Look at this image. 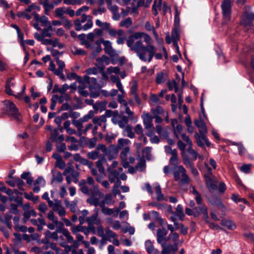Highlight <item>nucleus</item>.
<instances>
[{
	"label": "nucleus",
	"mask_w": 254,
	"mask_h": 254,
	"mask_svg": "<svg viewBox=\"0 0 254 254\" xmlns=\"http://www.w3.org/2000/svg\"><path fill=\"white\" fill-rule=\"evenodd\" d=\"M207 188L210 192H213L217 189L216 178L215 177L205 180Z\"/></svg>",
	"instance_id": "obj_29"
},
{
	"label": "nucleus",
	"mask_w": 254,
	"mask_h": 254,
	"mask_svg": "<svg viewBox=\"0 0 254 254\" xmlns=\"http://www.w3.org/2000/svg\"><path fill=\"white\" fill-rule=\"evenodd\" d=\"M182 160L184 164L188 168L190 169L191 167L194 166L193 161L191 160L186 154H183Z\"/></svg>",
	"instance_id": "obj_42"
},
{
	"label": "nucleus",
	"mask_w": 254,
	"mask_h": 254,
	"mask_svg": "<svg viewBox=\"0 0 254 254\" xmlns=\"http://www.w3.org/2000/svg\"><path fill=\"white\" fill-rule=\"evenodd\" d=\"M205 166L207 168V172L204 175L205 180L214 178L215 177L212 174L211 168L207 164H206Z\"/></svg>",
	"instance_id": "obj_62"
},
{
	"label": "nucleus",
	"mask_w": 254,
	"mask_h": 254,
	"mask_svg": "<svg viewBox=\"0 0 254 254\" xmlns=\"http://www.w3.org/2000/svg\"><path fill=\"white\" fill-rule=\"evenodd\" d=\"M75 29L76 31H86L93 26L92 17L85 14L81 15V19L77 18L74 22Z\"/></svg>",
	"instance_id": "obj_2"
},
{
	"label": "nucleus",
	"mask_w": 254,
	"mask_h": 254,
	"mask_svg": "<svg viewBox=\"0 0 254 254\" xmlns=\"http://www.w3.org/2000/svg\"><path fill=\"white\" fill-rule=\"evenodd\" d=\"M45 224L46 223L43 219H33V225H37V229L39 231H41L43 229V226L45 225Z\"/></svg>",
	"instance_id": "obj_49"
},
{
	"label": "nucleus",
	"mask_w": 254,
	"mask_h": 254,
	"mask_svg": "<svg viewBox=\"0 0 254 254\" xmlns=\"http://www.w3.org/2000/svg\"><path fill=\"white\" fill-rule=\"evenodd\" d=\"M143 124L145 128L146 129H152L154 130V127L152 123L153 117L150 116L149 114H146L143 117Z\"/></svg>",
	"instance_id": "obj_22"
},
{
	"label": "nucleus",
	"mask_w": 254,
	"mask_h": 254,
	"mask_svg": "<svg viewBox=\"0 0 254 254\" xmlns=\"http://www.w3.org/2000/svg\"><path fill=\"white\" fill-rule=\"evenodd\" d=\"M253 21H254V14L246 11L242 16L241 24L245 27L250 26L252 25Z\"/></svg>",
	"instance_id": "obj_15"
},
{
	"label": "nucleus",
	"mask_w": 254,
	"mask_h": 254,
	"mask_svg": "<svg viewBox=\"0 0 254 254\" xmlns=\"http://www.w3.org/2000/svg\"><path fill=\"white\" fill-rule=\"evenodd\" d=\"M157 133L160 136L167 137L168 136V133L166 130H164L161 125H157L156 127Z\"/></svg>",
	"instance_id": "obj_63"
},
{
	"label": "nucleus",
	"mask_w": 254,
	"mask_h": 254,
	"mask_svg": "<svg viewBox=\"0 0 254 254\" xmlns=\"http://www.w3.org/2000/svg\"><path fill=\"white\" fill-rule=\"evenodd\" d=\"M33 15L34 17L35 20L37 21V23H35L33 24V26L37 30H40V28L39 26L40 23L41 25L42 26L46 27L48 25H51V23L48 21V18L45 16H42L40 17L39 15L36 13H33Z\"/></svg>",
	"instance_id": "obj_12"
},
{
	"label": "nucleus",
	"mask_w": 254,
	"mask_h": 254,
	"mask_svg": "<svg viewBox=\"0 0 254 254\" xmlns=\"http://www.w3.org/2000/svg\"><path fill=\"white\" fill-rule=\"evenodd\" d=\"M47 28L41 30V33H35L34 37L37 40H41L45 37H51L53 34V29L51 25H48Z\"/></svg>",
	"instance_id": "obj_11"
},
{
	"label": "nucleus",
	"mask_w": 254,
	"mask_h": 254,
	"mask_svg": "<svg viewBox=\"0 0 254 254\" xmlns=\"http://www.w3.org/2000/svg\"><path fill=\"white\" fill-rule=\"evenodd\" d=\"M151 37L143 32H135L129 36L127 45L132 52H134L140 60L150 62L156 51V48L150 44Z\"/></svg>",
	"instance_id": "obj_1"
},
{
	"label": "nucleus",
	"mask_w": 254,
	"mask_h": 254,
	"mask_svg": "<svg viewBox=\"0 0 254 254\" xmlns=\"http://www.w3.org/2000/svg\"><path fill=\"white\" fill-rule=\"evenodd\" d=\"M95 210L96 211L95 213L86 218V222L88 225L95 224L98 225L100 224V220L98 218V209L96 208Z\"/></svg>",
	"instance_id": "obj_20"
},
{
	"label": "nucleus",
	"mask_w": 254,
	"mask_h": 254,
	"mask_svg": "<svg viewBox=\"0 0 254 254\" xmlns=\"http://www.w3.org/2000/svg\"><path fill=\"white\" fill-rule=\"evenodd\" d=\"M168 231L165 227H162L157 230L156 239L157 242L161 244L168 241V237H167Z\"/></svg>",
	"instance_id": "obj_13"
},
{
	"label": "nucleus",
	"mask_w": 254,
	"mask_h": 254,
	"mask_svg": "<svg viewBox=\"0 0 254 254\" xmlns=\"http://www.w3.org/2000/svg\"><path fill=\"white\" fill-rule=\"evenodd\" d=\"M220 224L222 226L227 227L229 230H234L236 228L235 224L230 220L222 219Z\"/></svg>",
	"instance_id": "obj_38"
},
{
	"label": "nucleus",
	"mask_w": 254,
	"mask_h": 254,
	"mask_svg": "<svg viewBox=\"0 0 254 254\" xmlns=\"http://www.w3.org/2000/svg\"><path fill=\"white\" fill-rule=\"evenodd\" d=\"M40 2L43 5L46 12H48L55 7L54 4L53 2L50 3L49 0H44L43 2L42 0H40Z\"/></svg>",
	"instance_id": "obj_48"
},
{
	"label": "nucleus",
	"mask_w": 254,
	"mask_h": 254,
	"mask_svg": "<svg viewBox=\"0 0 254 254\" xmlns=\"http://www.w3.org/2000/svg\"><path fill=\"white\" fill-rule=\"evenodd\" d=\"M162 3V0H158V1H157L156 0H154L152 10L153 14L155 16H156L158 14L157 8L160 9Z\"/></svg>",
	"instance_id": "obj_45"
},
{
	"label": "nucleus",
	"mask_w": 254,
	"mask_h": 254,
	"mask_svg": "<svg viewBox=\"0 0 254 254\" xmlns=\"http://www.w3.org/2000/svg\"><path fill=\"white\" fill-rule=\"evenodd\" d=\"M61 96H59L58 101L60 104H62L64 101L68 102L70 100V96L67 94H61Z\"/></svg>",
	"instance_id": "obj_61"
},
{
	"label": "nucleus",
	"mask_w": 254,
	"mask_h": 254,
	"mask_svg": "<svg viewBox=\"0 0 254 254\" xmlns=\"http://www.w3.org/2000/svg\"><path fill=\"white\" fill-rule=\"evenodd\" d=\"M155 190L157 194V200L161 201L164 199V195L162 193L161 188L159 185L157 184L155 187Z\"/></svg>",
	"instance_id": "obj_54"
},
{
	"label": "nucleus",
	"mask_w": 254,
	"mask_h": 254,
	"mask_svg": "<svg viewBox=\"0 0 254 254\" xmlns=\"http://www.w3.org/2000/svg\"><path fill=\"white\" fill-rule=\"evenodd\" d=\"M72 123L73 125L77 129L76 135L78 136H81V133L83 127V121L80 119L73 120L72 121Z\"/></svg>",
	"instance_id": "obj_33"
},
{
	"label": "nucleus",
	"mask_w": 254,
	"mask_h": 254,
	"mask_svg": "<svg viewBox=\"0 0 254 254\" xmlns=\"http://www.w3.org/2000/svg\"><path fill=\"white\" fill-rule=\"evenodd\" d=\"M167 78V75L163 72H160L156 75L155 81L157 84H160L164 82Z\"/></svg>",
	"instance_id": "obj_43"
},
{
	"label": "nucleus",
	"mask_w": 254,
	"mask_h": 254,
	"mask_svg": "<svg viewBox=\"0 0 254 254\" xmlns=\"http://www.w3.org/2000/svg\"><path fill=\"white\" fill-rule=\"evenodd\" d=\"M63 175L65 176L66 183L69 185L72 181L74 183H77L78 182L80 173L78 171L75 170L71 165L65 169Z\"/></svg>",
	"instance_id": "obj_4"
},
{
	"label": "nucleus",
	"mask_w": 254,
	"mask_h": 254,
	"mask_svg": "<svg viewBox=\"0 0 254 254\" xmlns=\"http://www.w3.org/2000/svg\"><path fill=\"white\" fill-rule=\"evenodd\" d=\"M171 239L174 243H178L179 239V235L177 232L170 233L168 240Z\"/></svg>",
	"instance_id": "obj_64"
},
{
	"label": "nucleus",
	"mask_w": 254,
	"mask_h": 254,
	"mask_svg": "<svg viewBox=\"0 0 254 254\" xmlns=\"http://www.w3.org/2000/svg\"><path fill=\"white\" fill-rule=\"evenodd\" d=\"M109 61V58L106 56H102L101 58L96 59L97 64L96 66L99 68V73L101 74V77H99V80L101 82H103L104 81L108 79V76L105 71V66L104 63L107 62Z\"/></svg>",
	"instance_id": "obj_5"
},
{
	"label": "nucleus",
	"mask_w": 254,
	"mask_h": 254,
	"mask_svg": "<svg viewBox=\"0 0 254 254\" xmlns=\"http://www.w3.org/2000/svg\"><path fill=\"white\" fill-rule=\"evenodd\" d=\"M210 202L212 205L216 206L218 209L221 210L222 212L225 211V207L221 202L220 198L217 196H213L209 200Z\"/></svg>",
	"instance_id": "obj_25"
},
{
	"label": "nucleus",
	"mask_w": 254,
	"mask_h": 254,
	"mask_svg": "<svg viewBox=\"0 0 254 254\" xmlns=\"http://www.w3.org/2000/svg\"><path fill=\"white\" fill-rule=\"evenodd\" d=\"M5 113L10 115L14 120L20 122L21 116L15 104L10 101H4Z\"/></svg>",
	"instance_id": "obj_3"
},
{
	"label": "nucleus",
	"mask_w": 254,
	"mask_h": 254,
	"mask_svg": "<svg viewBox=\"0 0 254 254\" xmlns=\"http://www.w3.org/2000/svg\"><path fill=\"white\" fill-rule=\"evenodd\" d=\"M111 79L112 81V82L114 83H116L117 87L118 88L119 90L121 92L124 93V90L123 89V87L122 86V84L121 82L120 78L118 76L116 75H111Z\"/></svg>",
	"instance_id": "obj_40"
},
{
	"label": "nucleus",
	"mask_w": 254,
	"mask_h": 254,
	"mask_svg": "<svg viewBox=\"0 0 254 254\" xmlns=\"http://www.w3.org/2000/svg\"><path fill=\"white\" fill-rule=\"evenodd\" d=\"M31 11L32 5H30L28 6V8H26L24 11L18 12L17 13V16L20 18H25L29 20L31 17Z\"/></svg>",
	"instance_id": "obj_27"
},
{
	"label": "nucleus",
	"mask_w": 254,
	"mask_h": 254,
	"mask_svg": "<svg viewBox=\"0 0 254 254\" xmlns=\"http://www.w3.org/2000/svg\"><path fill=\"white\" fill-rule=\"evenodd\" d=\"M187 151L191 155V160L195 161L197 159L198 157V153L192 148V146H189L187 148Z\"/></svg>",
	"instance_id": "obj_60"
},
{
	"label": "nucleus",
	"mask_w": 254,
	"mask_h": 254,
	"mask_svg": "<svg viewBox=\"0 0 254 254\" xmlns=\"http://www.w3.org/2000/svg\"><path fill=\"white\" fill-rule=\"evenodd\" d=\"M124 106L125 107V112L127 115V118H128V120L136 122L137 118L134 116V113L130 110L127 104Z\"/></svg>",
	"instance_id": "obj_46"
},
{
	"label": "nucleus",
	"mask_w": 254,
	"mask_h": 254,
	"mask_svg": "<svg viewBox=\"0 0 254 254\" xmlns=\"http://www.w3.org/2000/svg\"><path fill=\"white\" fill-rule=\"evenodd\" d=\"M171 37L173 39V42L174 46L176 47L178 53L181 56V54L179 52V46L177 44L178 41L179 40V27H175L172 32Z\"/></svg>",
	"instance_id": "obj_21"
},
{
	"label": "nucleus",
	"mask_w": 254,
	"mask_h": 254,
	"mask_svg": "<svg viewBox=\"0 0 254 254\" xmlns=\"http://www.w3.org/2000/svg\"><path fill=\"white\" fill-rule=\"evenodd\" d=\"M119 176L120 175L119 174V172H117V170H111L108 175L109 180L111 183L115 182L116 180H118V182L121 183V182L119 180Z\"/></svg>",
	"instance_id": "obj_39"
},
{
	"label": "nucleus",
	"mask_w": 254,
	"mask_h": 254,
	"mask_svg": "<svg viewBox=\"0 0 254 254\" xmlns=\"http://www.w3.org/2000/svg\"><path fill=\"white\" fill-rule=\"evenodd\" d=\"M221 7L224 21L225 23L228 22L231 18L232 12V1L231 0H223Z\"/></svg>",
	"instance_id": "obj_6"
},
{
	"label": "nucleus",
	"mask_w": 254,
	"mask_h": 254,
	"mask_svg": "<svg viewBox=\"0 0 254 254\" xmlns=\"http://www.w3.org/2000/svg\"><path fill=\"white\" fill-rule=\"evenodd\" d=\"M101 212L105 215H113L114 217H117L119 212V209H113L106 207L104 208L103 210H101Z\"/></svg>",
	"instance_id": "obj_35"
},
{
	"label": "nucleus",
	"mask_w": 254,
	"mask_h": 254,
	"mask_svg": "<svg viewBox=\"0 0 254 254\" xmlns=\"http://www.w3.org/2000/svg\"><path fill=\"white\" fill-rule=\"evenodd\" d=\"M153 116H158L164 113L163 109L160 106H157L155 109L151 110Z\"/></svg>",
	"instance_id": "obj_58"
},
{
	"label": "nucleus",
	"mask_w": 254,
	"mask_h": 254,
	"mask_svg": "<svg viewBox=\"0 0 254 254\" xmlns=\"http://www.w3.org/2000/svg\"><path fill=\"white\" fill-rule=\"evenodd\" d=\"M79 83V85L77 87L78 92L79 94L84 97H87L89 95V93L87 90H85V89L87 87V84L85 83H82L81 82V79L78 80Z\"/></svg>",
	"instance_id": "obj_30"
},
{
	"label": "nucleus",
	"mask_w": 254,
	"mask_h": 254,
	"mask_svg": "<svg viewBox=\"0 0 254 254\" xmlns=\"http://www.w3.org/2000/svg\"><path fill=\"white\" fill-rule=\"evenodd\" d=\"M85 72L87 75H96L99 73V68L96 66L92 67H89L85 70Z\"/></svg>",
	"instance_id": "obj_56"
},
{
	"label": "nucleus",
	"mask_w": 254,
	"mask_h": 254,
	"mask_svg": "<svg viewBox=\"0 0 254 254\" xmlns=\"http://www.w3.org/2000/svg\"><path fill=\"white\" fill-rule=\"evenodd\" d=\"M63 234L66 238L67 242L69 243H72L73 246L77 247L78 244L77 241L73 240V238L70 235L69 232L67 229L63 230Z\"/></svg>",
	"instance_id": "obj_36"
},
{
	"label": "nucleus",
	"mask_w": 254,
	"mask_h": 254,
	"mask_svg": "<svg viewBox=\"0 0 254 254\" xmlns=\"http://www.w3.org/2000/svg\"><path fill=\"white\" fill-rule=\"evenodd\" d=\"M124 128V133L125 135L130 138L134 137L135 134L132 131V128L130 126L127 125Z\"/></svg>",
	"instance_id": "obj_44"
},
{
	"label": "nucleus",
	"mask_w": 254,
	"mask_h": 254,
	"mask_svg": "<svg viewBox=\"0 0 254 254\" xmlns=\"http://www.w3.org/2000/svg\"><path fill=\"white\" fill-rule=\"evenodd\" d=\"M194 209L198 213L201 212L203 214V219L206 224L209 223L210 221L209 220L207 208L205 205H202L198 207H194Z\"/></svg>",
	"instance_id": "obj_19"
},
{
	"label": "nucleus",
	"mask_w": 254,
	"mask_h": 254,
	"mask_svg": "<svg viewBox=\"0 0 254 254\" xmlns=\"http://www.w3.org/2000/svg\"><path fill=\"white\" fill-rule=\"evenodd\" d=\"M81 79L82 83H85L87 85H88V87L90 90H91L93 87H95L97 85V79L96 78L90 77L85 75Z\"/></svg>",
	"instance_id": "obj_18"
},
{
	"label": "nucleus",
	"mask_w": 254,
	"mask_h": 254,
	"mask_svg": "<svg viewBox=\"0 0 254 254\" xmlns=\"http://www.w3.org/2000/svg\"><path fill=\"white\" fill-rule=\"evenodd\" d=\"M105 161H106V159L104 156L102 155V157L96 162V166L100 172L103 173L104 172V168L103 166V163Z\"/></svg>",
	"instance_id": "obj_57"
},
{
	"label": "nucleus",
	"mask_w": 254,
	"mask_h": 254,
	"mask_svg": "<svg viewBox=\"0 0 254 254\" xmlns=\"http://www.w3.org/2000/svg\"><path fill=\"white\" fill-rule=\"evenodd\" d=\"M162 247L161 252L166 254H176V252L178 250V243H174L173 244H166V242H164L160 244Z\"/></svg>",
	"instance_id": "obj_14"
},
{
	"label": "nucleus",
	"mask_w": 254,
	"mask_h": 254,
	"mask_svg": "<svg viewBox=\"0 0 254 254\" xmlns=\"http://www.w3.org/2000/svg\"><path fill=\"white\" fill-rule=\"evenodd\" d=\"M132 23V22L131 18L127 17L124 20H122L120 22L119 25L120 26L122 27L128 28L131 25Z\"/></svg>",
	"instance_id": "obj_52"
},
{
	"label": "nucleus",
	"mask_w": 254,
	"mask_h": 254,
	"mask_svg": "<svg viewBox=\"0 0 254 254\" xmlns=\"http://www.w3.org/2000/svg\"><path fill=\"white\" fill-rule=\"evenodd\" d=\"M87 183L93 187L94 191L91 192V195H98L99 194L100 192L98 190V187L97 186H94L95 184V181L93 179V178L90 176L88 177L87 178Z\"/></svg>",
	"instance_id": "obj_34"
},
{
	"label": "nucleus",
	"mask_w": 254,
	"mask_h": 254,
	"mask_svg": "<svg viewBox=\"0 0 254 254\" xmlns=\"http://www.w3.org/2000/svg\"><path fill=\"white\" fill-rule=\"evenodd\" d=\"M182 179L181 181L182 183L186 184H188L190 182V179L189 176L187 174V171L186 169L183 170L182 168Z\"/></svg>",
	"instance_id": "obj_55"
},
{
	"label": "nucleus",
	"mask_w": 254,
	"mask_h": 254,
	"mask_svg": "<svg viewBox=\"0 0 254 254\" xmlns=\"http://www.w3.org/2000/svg\"><path fill=\"white\" fill-rule=\"evenodd\" d=\"M87 181L84 179H81L78 183V186L80 187L79 190L83 194L88 195H91L92 190L88 189L87 185Z\"/></svg>",
	"instance_id": "obj_23"
},
{
	"label": "nucleus",
	"mask_w": 254,
	"mask_h": 254,
	"mask_svg": "<svg viewBox=\"0 0 254 254\" xmlns=\"http://www.w3.org/2000/svg\"><path fill=\"white\" fill-rule=\"evenodd\" d=\"M103 44L104 46V51L106 54L113 56L115 54V51L113 49L112 43L108 40H104L103 39Z\"/></svg>",
	"instance_id": "obj_24"
},
{
	"label": "nucleus",
	"mask_w": 254,
	"mask_h": 254,
	"mask_svg": "<svg viewBox=\"0 0 254 254\" xmlns=\"http://www.w3.org/2000/svg\"><path fill=\"white\" fill-rule=\"evenodd\" d=\"M63 231H61L60 229H56L54 232H51L49 230H47L45 232L46 236L49 238L52 239L55 241L58 240L59 237L58 234L59 233H62Z\"/></svg>",
	"instance_id": "obj_37"
},
{
	"label": "nucleus",
	"mask_w": 254,
	"mask_h": 254,
	"mask_svg": "<svg viewBox=\"0 0 254 254\" xmlns=\"http://www.w3.org/2000/svg\"><path fill=\"white\" fill-rule=\"evenodd\" d=\"M101 151L103 156L108 153V150L106 146L103 144H99L94 151L89 152L87 154L88 158L92 160H95L99 157V151Z\"/></svg>",
	"instance_id": "obj_10"
},
{
	"label": "nucleus",
	"mask_w": 254,
	"mask_h": 254,
	"mask_svg": "<svg viewBox=\"0 0 254 254\" xmlns=\"http://www.w3.org/2000/svg\"><path fill=\"white\" fill-rule=\"evenodd\" d=\"M8 177L9 180L6 182L8 185L12 187L17 186L19 189L22 190L24 182L20 179L19 178L11 177V175H9Z\"/></svg>",
	"instance_id": "obj_17"
},
{
	"label": "nucleus",
	"mask_w": 254,
	"mask_h": 254,
	"mask_svg": "<svg viewBox=\"0 0 254 254\" xmlns=\"http://www.w3.org/2000/svg\"><path fill=\"white\" fill-rule=\"evenodd\" d=\"M195 125L198 128L199 133L206 132L207 127L206 124L201 118L199 119L195 120L194 122Z\"/></svg>",
	"instance_id": "obj_28"
},
{
	"label": "nucleus",
	"mask_w": 254,
	"mask_h": 254,
	"mask_svg": "<svg viewBox=\"0 0 254 254\" xmlns=\"http://www.w3.org/2000/svg\"><path fill=\"white\" fill-rule=\"evenodd\" d=\"M172 156L169 159V163L170 165L176 166H178L179 163V157L178 156L177 150L174 149L173 154H171Z\"/></svg>",
	"instance_id": "obj_41"
},
{
	"label": "nucleus",
	"mask_w": 254,
	"mask_h": 254,
	"mask_svg": "<svg viewBox=\"0 0 254 254\" xmlns=\"http://www.w3.org/2000/svg\"><path fill=\"white\" fill-rule=\"evenodd\" d=\"M46 129L51 132L50 139L53 142L60 143L62 142L64 139V135L62 134H60L59 132V129L57 128H52L51 126L49 125L46 127Z\"/></svg>",
	"instance_id": "obj_9"
},
{
	"label": "nucleus",
	"mask_w": 254,
	"mask_h": 254,
	"mask_svg": "<svg viewBox=\"0 0 254 254\" xmlns=\"http://www.w3.org/2000/svg\"><path fill=\"white\" fill-rule=\"evenodd\" d=\"M182 168L183 170L185 169L182 165L174 166L172 169L174 177V180L176 181H178L180 180V174H182Z\"/></svg>",
	"instance_id": "obj_31"
},
{
	"label": "nucleus",
	"mask_w": 254,
	"mask_h": 254,
	"mask_svg": "<svg viewBox=\"0 0 254 254\" xmlns=\"http://www.w3.org/2000/svg\"><path fill=\"white\" fill-rule=\"evenodd\" d=\"M13 78H8L6 83L5 92L9 95L14 96L16 98H20L21 96V93L18 92L16 87H15V83L13 81Z\"/></svg>",
	"instance_id": "obj_8"
},
{
	"label": "nucleus",
	"mask_w": 254,
	"mask_h": 254,
	"mask_svg": "<svg viewBox=\"0 0 254 254\" xmlns=\"http://www.w3.org/2000/svg\"><path fill=\"white\" fill-rule=\"evenodd\" d=\"M124 106L125 107V112L127 115V118H128V120L136 122L137 118L134 116V113L130 110L127 104Z\"/></svg>",
	"instance_id": "obj_47"
},
{
	"label": "nucleus",
	"mask_w": 254,
	"mask_h": 254,
	"mask_svg": "<svg viewBox=\"0 0 254 254\" xmlns=\"http://www.w3.org/2000/svg\"><path fill=\"white\" fill-rule=\"evenodd\" d=\"M145 29L148 31L153 32V34L156 39L158 38V35L156 32L154 27L153 25H151L149 21H146L145 24Z\"/></svg>",
	"instance_id": "obj_51"
},
{
	"label": "nucleus",
	"mask_w": 254,
	"mask_h": 254,
	"mask_svg": "<svg viewBox=\"0 0 254 254\" xmlns=\"http://www.w3.org/2000/svg\"><path fill=\"white\" fill-rule=\"evenodd\" d=\"M145 160L144 159H141L135 166V168L136 170L142 172L145 169Z\"/></svg>",
	"instance_id": "obj_53"
},
{
	"label": "nucleus",
	"mask_w": 254,
	"mask_h": 254,
	"mask_svg": "<svg viewBox=\"0 0 254 254\" xmlns=\"http://www.w3.org/2000/svg\"><path fill=\"white\" fill-rule=\"evenodd\" d=\"M106 121L107 119L106 118V116L104 115H102L99 117H94L92 120L93 124L97 127L102 126V125L105 124Z\"/></svg>",
	"instance_id": "obj_32"
},
{
	"label": "nucleus",
	"mask_w": 254,
	"mask_h": 254,
	"mask_svg": "<svg viewBox=\"0 0 254 254\" xmlns=\"http://www.w3.org/2000/svg\"><path fill=\"white\" fill-rule=\"evenodd\" d=\"M145 248L148 254L154 253L158 254L159 251L154 248L153 242L150 240H147L145 242Z\"/></svg>",
	"instance_id": "obj_26"
},
{
	"label": "nucleus",
	"mask_w": 254,
	"mask_h": 254,
	"mask_svg": "<svg viewBox=\"0 0 254 254\" xmlns=\"http://www.w3.org/2000/svg\"><path fill=\"white\" fill-rule=\"evenodd\" d=\"M206 133V132H201L199 133V134L197 133H195V137L196 140L197 145L198 146L201 147H203L204 145L203 141L205 142L207 146H209L210 145L211 143L205 135Z\"/></svg>",
	"instance_id": "obj_16"
},
{
	"label": "nucleus",
	"mask_w": 254,
	"mask_h": 254,
	"mask_svg": "<svg viewBox=\"0 0 254 254\" xmlns=\"http://www.w3.org/2000/svg\"><path fill=\"white\" fill-rule=\"evenodd\" d=\"M130 153V148L128 146L125 147L120 154V157L122 160H127V155Z\"/></svg>",
	"instance_id": "obj_59"
},
{
	"label": "nucleus",
	"mask_w": 254,
	"mask_h": 254,
	"mask_svg": "<svg viewBox=\"0 0 254 254\" xmlns=\"http://www.w3.org/2000/svg\"><path fill=\"white\" fill-rule=\"evenodd\" d=\"M63 174L61 172H58L57 173H55V174H53V178L52 180V181L53 182H55L56 183H61L63 182Z\"/></svg>",
	"instance_id": "obj_50"
},
{
	"label": "nucleus",
	"mask_w": 254,
	"mask_h": 254,
	"mask_svg": "<svg viewBox=\"0 0 254 254\" xmlns=\"http://www.w3.org/2000/svg\"><path fill=\"white\" fill-rule=\"evenodd\" d=\"M116 116L112 118V122L115 125H118L120 127L124 128L128 124V118L124 115L123 112L119 113L118 111L115 112Z\"/></svg>",
	"instance_id": "obj_7"
}]
</instances>
